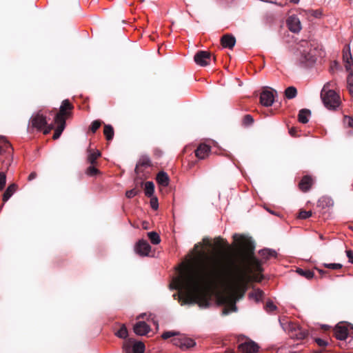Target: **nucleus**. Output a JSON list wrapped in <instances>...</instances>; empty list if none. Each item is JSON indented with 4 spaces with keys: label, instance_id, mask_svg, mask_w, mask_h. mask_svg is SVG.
Segmentation results:
<instances>
[{
    "label": "nucleus",
    "instance_id": "f257e3e1",
    "mask_svg": "<svg viewBox=\"0 0 353 353\" xmlns=\"http://www.w3.org/2000/svg\"><path fill=\"white\" fill-rule=\"evenodd\" d=\"M202 247L201 243L194 245L195 256L188 262L184 294L185 302L208 307L212 290L223 276H227L230 279L229 292L223 294L221 299L230 311L236 312V301L244 296L249 276L233 261L229 267H221L216 263H209V257L205 252L199 250Z\"/></svg>",
    "mask_w": 353,
    "mask_h": 353
},
{
    "label": "nucleus",
    "instance_id": "f03ea898",
    "mask_svg": "<svg viewBox=\"0 0 353 353\" xmlns=\"http://www.w3.org/2000/svg\"><path fill=\"white\" fill-rule=\"evenodd\" d=\"M233 239L239 247V261L237 262L232 257H228V263L223 267H229L231 261H233L245 270L248 275L252 271L261 272L263 271L261 263L254 256L255 246L252 239L244 235L239 236L238 234H234Z\"/></svg>",
    "mask_w": 353,
    "mask_h": 353
},
{
    "label": "nucleus",
    "instance_id": "7ed1b4c3",
    "mask_svg": "<svg viewBox=\"0 0 353 353\" xmlns=\"http://www.w3.org/2000/svg\"><path fill=\"white\" fill-rule=\"evenodd\" d=\"M297 61L301 66L308 67L314 64L319 55L318 46L314 41H301L296 46Z\"/></svg>",
    "mask_w": 353,
    "mask_h": 353
},
{
    "label": "nucleus",
    "instance_id": "20e7f679",
    "mask_svg": "<svg viewBox=\"0 0 353 353\" xmlns=\"http://www.w3.org/2000/svg\"><path fill=\"white\" fill-rule=\"evenodd\" d=\"M29 129H37L47 134L54 128L53 124H48L46 118L39 112L32 114L29 121Z\"/></svg>",
    "mask_w": 353,
    "mask_h": 353
},
{
    "label": "nucleus",
    "instance_id": "39448f33",
    "mask_svg": "<svg viewBox=\"0 0 353 353\" xmlns=\"http://www.w3.org/2000/svg\"><path fill=\"white\" fill-rule=\"evenodd\" d=\"M321 98L324 105L331 110H336L341 104L339 95L333 90H327L326 85L321 92Z\"/></svg>",
    "mask_w": 353,
    "mask_h": 353
},
{
    "label": "nucleus",
    "instance_id": "423d86ee",
    "mask_svg": "<svg viewBox=\"0 0 353 353\" xmlns=\"http://www.w3.org/2000/svg\"><path fill=\"white\" fill-rule=\"evenodd\" d=\"M211 58L212 54L209 51L199 50L195 54L194 60L197 65L204 67L210 64Z\"/></svg>",
    "mask_w": 353,
    "mask_h": 353
},
{
    "label": "nucleus",
    "instance_id": "0eeeda50",
    "mask_svg": "<svg viewBox=\"0 0 353 353\" xmlns=\"http://www.w3.org/2000/svg\"><path fill=\"white\" fill-rule=\"evenodd\" d=\"M132 344V352L133 353H143L145 351V345L141 341H134L130 339L126 341L123 344V349L126 353H130V345Z\"/></svg>",
    "mask_w": 353,
    "mask_h": 353
},
{
    "label": "nucleus",
    "instance_id": "6e6552de",
    "mask_svg": "<svg viewBox=\"0 0 353 353\" xmlns=\"http://www.w3.org/2000/svg\"><path fill=\"white\" fill-rule=\"evenodd\" d=\"M135 252L140 256H148L151 250V246L146 240L141 239L135 245Z\"/></svg>",
    "mask_w": 353,
    "mask_h": 353
},
{
    "label": "nucleus",
    "instance_id": "1a4fd4ad",
    "mask_svg": "<svg viewBox=\"0 0 353 353\" xmlns=\"http://www.w3.org/2000/svg\"><path fill=\"white\" fill-rule=\"evenodd\" d=\"M273 92L276 93V91L274 90H265L261 93L260 102L263 105L269 107L272 105L274 101Z\"/></svg>",
    "mask_w": 353,
    "mask_h": 353
},
{
    "label": "nucleus",
    "instance_id": "9d476101",
    "mask_svg": "<svg viewBox=\"0 0 353 353\" xmlns=\"http://www.w3.org/2000/svg\"><path fill=\"white\" fill-rule=\"evenodd\" d=\"M72 108V105L70 103L68 99L63 100L60 106L59 112L56 114L54 119L65 121V117L70 114V112L68 110H71Z\"/></svg>",
    "mask_w": 353,
    "mask_h": 353
},
{
    "label": "nucleus",
    "instance_id": "9b49d317",
    "mask_svg": "<svg viewBox=\"0 0 353 353\" xmlns=\"http://www.w3.org/2000/svg\"><path fill=\"white\" fill-rule=\"evenodd\" d=\"M196 342L191 338L187 337L185 334L178 332V347L183 350L194 347Z\"/></svg>",
    "mask_w": 353,
    "mask_h": 353
},
{
    "label": "nucleus",
    "instance_id": "f8f14e48",
    "mask_svg": "<svg viewBox=\"0 0 353 353\" xmlns=\"http://www.w3.org/2000/svg\"><path fill=\"white\" fill-rule=\"evenodd\" d=\"M239 349L243 353H257L259 346L252 340H248L239 345Z\"/></svg>",
    "mask_w": 353,
    "mask_h": 353
},
{
    "label": "nucleus",
    "instance_id": "ddd939ff",
    "mask_svg": "<svg viewBox=\"0 0 353 353\" xmlns=\"http://www.w3.org/2000/svg\"><path fill=\"white\" fill-rule=\"evenodd\" d=\"M211 147L205 143H201L194 150L195 156L199 159H205L210 153Z\"/></svg>",
    "mask_w": 353,
    "mask_h": 353
},
{
    "label": "nucleus",
    "instance_id": "4468645a",
    "mask_svg": "<svg viewBox=\"0 0 353 353\" xmlns=\"http://www.w3.org/2000/svg\"><path fill=\"white\" fill-rule=\"evenodd\" d=\"M314 183L312 176L305 175L302 177L299 183V188L303 192H308Z\"/></svg>",
    "mask_w": 353,
    "mask_h": 353
},
{
    "label": "nucleus",
    "instance_id": "2eb2a0df",
    "mask_svg": "<svg viewBox=\"0 0 353 353\" xmlns=\"http://www.w3.org/2000/svg\"><path fill=\"white\" fill-rule=\"evenodd\" d=\"M133 330L136 334L143 336L150 332V328L145 321H140L134 325Z\"/></svg>",
    "mask_w": 353,
    "mask_h": 353
},
{
    "label": "nucleus",
    "instance_id": "dca6fc26",
    "mask_svg": "<svg viewBox=\"0 0 353 353\" xmlns=\"http://www.w3.org/2000/svg\"><path fill=\"white\" fill-rule=\"evenodd\" d=\"M334 332L336 338L341 341L345 340L348 335V329L345 325L338 324L335 327Z\"/></svg>",
    "mask_w": 353,
    "mask_h": 353
},
{
    "label": "nucleus",
    "instance_id": "f3484780",
    "mask_svg": "<svg viewBox=\"0 0 353 353\" xmlns=\"http://www.w3.org/2000/svg\"><path fill=\"white\" fill-rule=\"evenodd\" d=\"M221 43L223 48L232 49L236 43L235 37L230 34H225L221 38Z\"/></svg>",
    "mask_w": 353,
    "mask_h": 353
},
{
    "label": "nucleus",
    "instance_id": "a211bd4d",
    "mask_svg": "<svg viewBox=\"0 0 353 353\" xmlns=\"http://www.w3.org/2000/svg\"><path fill=\"white\" fill-rule=\"evenodd\" d=\"M343 59L346 70L349 72V74H353V61L350 52H343Z\"/></svg>",
    "mask_w": 353,
    "mask_h": 353
},
{
    "label": "nucleus",
    "instance_id": "6ab92c4d",
    "mask_svg": "<svg viewBox=\"0 0 353 353\" xmlns=\"http://www.w3.org/2000/svg\"><path fill=\"white\" fill-rule=\"evenodd\" d=\"M281 28V31L289 30L292 33H298L302 29V27L301 23H282Z\"/></svg>",
    "mask_w": 353,
    "mask_h": 353
},
{
    "label": "nucleus",
    "instance_id": "aec40b11",
    "mask_svg": "<svg viewBox=\"0 0 353 353\" xmlns=\"http://www.w3.org/2000/svg\"><path fill=\"white\" fill-rule=\"evenodd\" d=\"M88 157L87 161L90 165H97V158L101 156V152L99 150H92L91 149H88Z\"/></svg>",
    "mask_w": 353,
    "mask_h": 353
},
{
    "label": "nucleus",
    "instance_id": "412c9836",
    "mask_svg": "<svg viewBox=\"0 0 353 353\" xmlns=\"http://www.w3.org/2000/svg\"><path fill=\"white\" fill-rule=\"evenodd\" d=\"M54 123L57 125V128L55 129L53 139H57L60 137L62 132L65 129V120H58L54 119Z\"/></svg>",
    "mask_w": 353,
    "mask_h": 353
},
{
    "label": "nucleus",
    "instance_id": "4be33fe9",
    "mask_svg": "<svg viewBox=\"0 0 353 353\" xmlns=\"http://www.w3.org/2000/svg\"><path fill=\"white\" fill-rule=\"evenodd\" d=\"M307 335V331L299 327V326L294 327V330L291 332V337L295 338L296 339H303L306 338Z\"/></svg>",
    "mask_w": 353,
    "mask_h": 353
},
{
    "label": "nucleus",
    "instance_id": "5701e85b",
    "mask_svg": "<svg viewBox=\"0 0 353 353\" xmlns=\"http://www.w3.org/2000/svg\"><path fill=\"white\" fill-rule=\"evenodd\" d=\"M157 182L161 186L166 187L169 184V177L166 172H159L156 177Z\"/></svg>",
    "mask_w": 353,
    "mask_h": 353
},
{
    "label": "nucleus",
    "instance_id": "b1692460",
    "mask_svg": "<svg viewBox=\"0 0 353 353\" xmlns=\"http://www.w3.org/2000/svg\"><path fill=\"white\" fill-rule=\"evenodd\" d=\"M178 302H180L181 299H183V292H182V276H181V265L178 263Z\"/></svg>",
    "mask_w": 353,
    "mask_h": 353
},
{
    "label": "nucleus",
    "instance_id": "393cba45",
    "mask_svg": "<svg viewBox=\"0 0 353 353\" xmlns=\"http://www.w3.org/2000/svg\"><path fill=\"white\" fill-rule=\"evenodd\" d=\"M214 245L219 252L224 251L225 249H229L228 242L219 236L214 239Z\"/></svg>",
    "mask_w": 353,
    "mask_h": 353
},
{
    "label": "nucleus",
    "instance_id": "a878e982",
    "mask_svg": "<svg viewBox=\"0 0 353 353\" xmlns=\"http://www.w3.org/2000/svg\"><path fill=\"white\" fill-rule=\"evenodd\" d=\"M259 255L264 260H268L271 257L276 258L277 253L275 250L271 249H263L259 251Z\"/></svg>",
    "mask_w": 353,
    "mask_h": 353
},
{
    "label": "nucleus",
    "instance_id": "bb28decb",
    "mask_svg": "<svg viewBox=\"0 0 353 353\" xmlns=\"http://www.w3.org/2000/svg\"><path fill=\"white\" fill-rule=\"evenodd\" d=\"M311 115V111L308 109H301L298 114V120L301 123H307L308 117Z\"/></svg>",
    "mask_w": 353,
    "mask_h": 353
},
{
    "label": "nucleus",
    "instance_id": "cd10ccee",
    "mask_svg": "<svg viewBox=\"0 0 353 353\" xmlns=\"http://www.w3.org/2000/svg\"><path fill=\"white\" fill-rule=\"evenodd\" d=\"M17 190V185L14 183L10 185L3 195V202H6L8 199L12 196L14 192Z\"/></svg>",
    "mask_w": 353,
    "mask_h": 353
},
{
    "label": "nucleus",
    "instance_id": "c85d7f7f",
    "mask_svg": "<svg viewBox=\"0 0 353 353\" xmlns=\"http://www.w3.org/2000/svg\"><path fill=\"white\" fill-rule=\"evenodd\" d=\"M145 194L148 197H152L154 192V185L152 181H147L144 184Z\"/></svg>",
    "mask_w": 353,
    "mask_h": 353
},
{
    "label": "nucleus",
    "instance_id": "c756f323",
    "mask_svg": "<svg viewBox=\"0 0 353 353\" xmlns=\"http://www.w3.org/2000/svg\"><path fill=\"white\" fill-rule=\"evenodd\" d=\"M297 95V90L294 86H290L285 90V96L288 99H294Z\"/></svg>",
    "mask_w": 353,
    "mask_h": 353
},
{
    "label": "nucleus",
    "instance_id": "7c9ffc66",
    "mask_svg": "<svg viewBox=\"0 0 353 353\" xmlns=\"http://www.w3.org/2000/svg\"><path fill=\"white\" fill-rule=\"evenodd\" d=\"M147 235L152 244L157 245L161 242V238L157 232L154 231L149 232Z\"/></svg>",
    "mask_w": 353,
    "mask_h": 353
},
{
    "label": "nucleus",
    "instance_id": "2f4dec72",
    "mask_svg": "<svg viewBox=\"0 0 353 353\" xmlns=\"http://www.w3.org/2000/svg\"><path fill=\"white\" fill-rule=\"evenodd\" d=\"M296 272L299 275L304 276L305 278H306L307 279H311L314 276V273L313 271H312L310 270H307V269L304 270V269H301V268H298L296 270Z\"/></svg>",
    "mask_w": 353,
    "mask_h": 353
},
{
    "label": "nucleus",
    "instance_id": "473e14b6",
    "mask_svg": "<svg viewBox=\"0 0 353 353\" xmlns=\"http://www.w3.org/2000/svg\"><path fill=\"white\" fill-rule=\"evenodd\" d=\"M264 292L259 290H255L249 294V297L254 299L256 302L259 301L263 296Z\"/></svg>",
    "mask_w": 353,
    "mask_h": 353
},
{
    "label": "nucleus",
    "instance_id": "72a5a7b5",
    "mask_svg": "<svg viewBox=\"0 0 353 353\" xmlns=\"http://www.w3.org/2000/svg\"><path fill=\"white\" fill-rule=\"evenodd\" d=\"M103 133L108 141L112 140L114 137L113 128L110 125H105Z\"/></svg>",
    "mask_w": 353,
    "mask_h": 353
},
{
    "label": "nucleus",
    "instance_id": "f704fd0d",
    "mask_svg": "<svg viewBox=\"0 0 353 353\" xmlns=\"http://www.w3.org/2000/svg\"><path fill=\"white\" fill-rule=\"evenodd\" d=\"M254 118L250 114H245L242 119V125L249 127L254 123Z\"/></svg>",
    "mask_w": 353,
    "mask_h": 353
},
{
    "label": "nucleus",
    "instance_id": "c9c22d12",
    "mask_svg": "<svg viewBox=\"0 0 353 353\" xmlns=\"http://www.w3.org/2000/svg\"><path fill=\"white\" fill-rule=\"evenodd\" d=\"M138 165H141L143 167H149L151 165V161L150 158L148 156H142L138 163Z\"/></svg>",
    "mask_w": 353,
    "mask_h": 353
},
{
    "label": "nucleus",
    "instance_id": "e433bc0d",
    "mask_svg": "<svg viewBox=\"0 0 353 353\" xmlns=\"http://www.w3.org/2000/svg\"><path fill=\"white\" fill-rule=\"evenodd\" d=\"M96 165H91L89 166L85 171L87 175L93 176L99 174V170L96 168Z\"/></svg>",
    "mask_w": 353,
    "mask_h": 353
},
{
    "label": "nucleus",
    "instance_id": "4c0bfd02",
    "mask_svg": "<svg viewBox=\"0 0 353 353\" xmlns=\"http://www.w3.org/2000/svg\"><path fill=\"white\" fill-rule=\"evenodd\" d=\"M116 335L121 339H125L128 335V330L125 326L122 325L117 332Z\"/></svg>",
    "mask_w": 353,
    "mask_h": 353
},
{
    "label": "nucleus",
    "instance_id": "58836bf2",
    "mask_svg": "<svg viewBox=\"0 0 353 353\" xmlns=\"http://www.w3.org/2000/svg\"><path fill=\"white\" fill-rule=\"evenodd\" d=\"M309 20H313L315 19H320L321 16V12L320 10H310L307 12Z\"/></svg>",
    "mask_w": 353,
    "mask_h": 353
},
{
    "label": "nucleus",
    "instance_id": "ea45409f",
    "mask_svg": "<svg viewBox=\"0 0 353 353\" xmlns=\"http://www.w3.org/2000/svg\"><path fill=\"white\" fill-rule=\"evenodd\" d=\"M347 83L350 94L353 97V74H348Z\"/></svg>",
    "mask_w": 353,
    "mask_h": 353
},
{
    "label": "nucleus",
    "instance_id": "a19ab883",
    "mask_svg": "<svg viewBox=\"0 0 353 353\" xmlns=\"http://www.w3.org/2000/svg\"><path fill=\"white\" fill-rule=\"evenodd\" d=\"M140 192V190H137L136 188H133L132 190H128L126 191L125 192V196L126 197H128V199H132L133 198L134 196H137V194H139Z\"/></svg>",
    "mask_w": 353,
    "mask_h": 353
},
{
    "label": "nucleus",
    "instance_id": "79ce46f5",
    "mask_svg": "<svg viewBox=\"0 0 353 353\" xmlns=\"http://www.w3.org/2000/svg\"><path fill=\"white\" fill-rule=\"evenodd\" d=\"M323 266L326 268L332 270H339L342 268L343 265L341 263H323Z\"/></svg>",
    "mask_w": 353,
    "mask_h": 353
},
{
    "label": "nucleus",
    "instance_id": "37998d69",
    "mask_svg": "<svg viewBox=\"0 0 353 353\" xmlns=\"http://www.w3.org/2000/svg\"><path fill=\"white\" fill-rule=\"evenodd\" d=\"M312 213L311 211H306L301 210L299 214V217L302 219H306L312 216Z\"/></svg>",
    "mask_w": 353,
    "mask_h": 353
},
{
    "label": "nucleus",
    "instance_id": "c03bdc74",
    "mask_svg": "<svg viewBox=\"0 0 353 353\" xmlns=\"http://www.w3.org/2000/svg\"><path fill=\"white\" fill-rule=\"evenodd\" d=\"M276 309V306L271 301H268L265 305V310L268 312H273Z\"/></svg>",
    "mask_w": 353,
    "mask_h": 353
},
{
    "label": "nucleus",
    "instance_id": "a18cd8bd",
    "mask_svg": "<svg viewBox=\"0 0 353 353\" xmlns=\"http://www.w3.org/2000/svg\"><path fill=\"white\" fill-rule=\"evenodd\" d=\"M6 183V175L3 172H0V190H2Z\"/></svg>",
    "mask_w": 353,
    "mask_h": 353
},
{
    "label": "nucleus",
    "instance_id": "49530a36",
    "mask_svg": "<svg viewBox=\"0 0 353 353\" xmlns=\"http://www.w3.org/2000/svg\"><path fill=\"white\" fill-rule=\"evenodd\" d=\"M101 126V122L98 120L94 121L90 126L91 131L94 133Z\"/></svg>",
    "mask_w": 353,
    "mask_h": 353
},
{
    "label": "nucleus",
    "instance_id": "de8ad7c7",
    "mask_svg": "<svg viewBox=\"0 0 353 353\" xmlns=\"http://www.w3.org/2000/svg\"><path fill=\"white\" fill-rule=\"evenodd\" d=\"M176 334V332H165L162 334V338L163 339H168L171 336H175Z\"/></svg>",
    "mask_w": 353,
    "mask_h": 353
},
{
    "label": "nucleus",
    "instance_id": "09e8293b",
    "mask_svg": "<svg viewBox=\"0 0 353 353\" xmlns=\"http://www.w3.org/2000/svg\"><path fill=\"white\" fill-rule=\"evenodd\" d=\"M150 205L152 209L157 210L159 204H158L157 199L156 197L151 199Z\"/></svg>",
    "mask_w": 353,
    "mask_h": 353
},
{
    "label": "nucleus",
    "instance_id": "8fccbe9b",
    "mask_svg": "<svg viewBox=\"0 0 353 353\" xmlns=\"http://www.w3.org/2000/svg\"><path fill=\"white\" fill-rule=\"evenodd\" d=\"M170 290H176V276H174L172 277V281L170 284Z\"/></svg>",
    "mask_w": 353,
    "mask_h": 353
},
{
    "label": "nucleus",
    "instance_id": "3c124183",
    "mask_svg": "<svg viewBox=\"0 0 353 353\" xmlns=\"http://www.w3.org/2000/svg\"><path fill=\"white\" fill-rule=\"evenodd\" d=\"M346 254L349 259V262L351 263H353V251L352 250H347Z\"/></svg>",
    "mask_w": 353,
    "mask_h": 353
},
{
    "label": "nucleus",
    "instance_id": "603ef678",
    "mask_svg": "<svg viewBox=\"0 0 353 353\" xmlns=\"http://www.w3.org/2000/svg\"><path fill=\"white\" fill-rule=\"evenodd\" d=\"M315 341H316V343L318 344V345H319L321 347L326 346L327 344V343L325 341H324L321 339H316Z\"/></svg>",
    "mask_w": 353,
    "mask_h": 353
},
{
    "label": "nucleus",
    "instance_id": "864d4df0",
    "mask_svg": "<svg viewBox=\"0 0 353 353\" xmlns=\"http://www.w3.org/2000/svg\"><path fill=\"white\" fill-rule=\"evenodd\" d=\"M286 22H300V20L296 16L292 15L287 19Z\"/></svg>",
    "mask_w": 353,
    "mask_h": 353
},
{
    "label": "nucleus",
    "instance_id": "5fc2aeb1",
    "mask_svg": "<svg viewBox=\"0 0 353 353\" xmlns=\"http://www.w3.org/2000/svg\"><path fill=\"white\" fill-rule=\"evenodd\" d=\"M289 133L292 137H296L297 130L295 128H291L289 130Z\"/></svg>",
    "mask_w": 353,
    "mask_h": 353
},
{
    "label": "nucleus",
    "instance_id": "6e6d98bb",
    "mask_svg": "<svg viewBox=\"0 0 353 353\" xmlns=\"http://www.w3.org/2000/svg\"><path fill=\"white\" fill-rule=\"evenodd\" d=\"M203 243H205V245L209 246V247H212V243H211L210 241L208 238H204L203 239Z\"/></svg>",
    "mask_w": 353,
    "mask_h": 353
},
{
    "label": "nucleus",
    "instance_id": "4d7b16f0",
    "mask_svg": "<svg viewBox=\"0 0 353 353\" xmlns=\"http://www.w3.org/2000/svg\"><path fill=\"white\" fill-rule=\"evenodd\" d=\"M36 177H37V174L35 172H32L28 176V180L32 181V180L34 179Z\"/></svg>",
    "mask_w": 353,
    "mask_h": 353
},
{
    "label": "nucleus",
    "instance_id": "13d9d810",
    "mask_svg": "<svg viewBox=\"0 0 353 353\" xmlns=\"http://www.w3.org/2000/svg\"><path fill=\"white\" fill-rule=\"evenodd\" d=\"M347 119H348V125L350 126H353V118L350 117H348Z\"/></svg>",
    "mask_w": 353,
    "mask_h": 353
},
{
    "label": "nucleus",
    "instance_id": "bf43d9fd",
    "mask_svg": "<svg viewBox=\"0 0 353 353\" xmlns=\"http://www.w3.org/2000/svg\"><path fill=\"white\" fill-rule=\"evenodd\" d=\"M316 270L319 271V272L322 276L327 273V272H326V271H325V270H321V269H318V268H316Z\"/></svg>",
    "mask_w": 353,
    "mask_h": 353
},
{
    "label": "nucleus",
    "instance_id": "052dcab7",
    "mask_svg": "<svg viewBox=\"0 0 353 353\" xmlns=\"http://www.w3.org/2000/svg\"><path fill=\"white\" fill-rule=\"evenodd\" d=\"M145 316H146V314H141L140 315H139V316H137V319H141H141H143Z\"/></svg>",
    "mask_w": 353,
    "mask_h": 353
},
{
    "label": "nucleus",
    "instance_id": "680f3d73",
    "mask_svg": "<svg viewBox=\"0 0 353 353\" xmlns=\"http://www.w3.org/2000/svg\"><path fill=\"white\" fill-rule=\"evenodd\" d=\"M300 0H290V2L293 3H298Z\"/></svg>",
    "mask_w": 353,
    "mask_h": 353
},
{
    "label": "nucleus",
    "instance_id": "e2e57ef3",
    "mask_svg": "<svg viewBox=\"0 0 353 353\" xmlns=\"http://www.w3.org/2000/svg\"><path fill=\"white\" fill-rule=\"evenodd\" d=\"M147 225H148V223H143V228H144V229H145V230H147V229H148V226H147Z\"/></svg>",
    "mask_w": 353,
    "mask_h": 353
},
{
    "label": "nucleus",
    "instance_id": "0e129e2a",
    "mask_svg": "<svg viewBox=\"0 0 353 353\" xmlns=\"http://www.w3.org/2000/svg\"><path fill=\"white\" fill-rule=\"evenodd\" d=\"M225 353H235V352L232 350H228L225 352Z\"/></svg>",
    "mask_w": 353,
    "mask_h": 353
},
{
    "label": "nucleus",
    "instance_id": "69168bd1",
    "mask_svg": "<svg viewBox=\"0 0 353 353\" xmlns=\"http://www.w3.org/2000/svg\"><path fill=\"white\" fill-rule=\"evenodd\" d=\"M152 321H153L154 324V325H156L157 328H158V324H157V322H156L153 319H152Z\"/></svg>",
    "mask_w": 353,
    "mask_h": 353
},
{
    "label": "nucleus",
    "instance_id": "338daca9",
    "mask_svg": "<svg viewBox=\"0 0 353 353\" xmlns=\"http://www.w3.org/2000/svg\"><path fill=\"white\" fill-rule=\"evenodd\" d=\"M172 296L174 297V299H176V292L174 293Z\"/></svg>",
    "mask_w": 353,
    "mask_h": 353
},
{
    "label": "nucleus",
    "instance_id": "774afa93",
    "mask_svg": "<svg viewBox=\"0 0 353 353\" xmlns=\"http://www.w3.org/2000/svg\"><path fill=\"white\" fill-rule=\"evenodd\" d=\"M223 314H228V311H227V310H226V309H224V310H223Z\"/></svg>",
    "mask_w": 353,
    "mask_h": 353
}]
</instances>
